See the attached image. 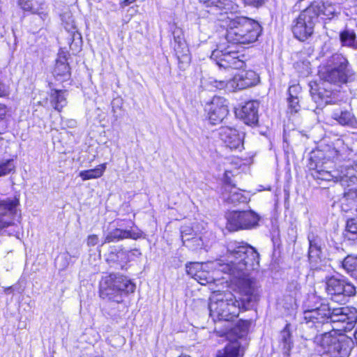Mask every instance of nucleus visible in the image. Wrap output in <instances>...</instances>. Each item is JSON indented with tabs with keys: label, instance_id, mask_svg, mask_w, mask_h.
Returning a JSON list of instances; mask_svg holds the SVG:
<instances>
[{
	"label": "nucleus",
	"instance_id": "37998d69",
	"mask_svg": "<svg viewBox=\"0 0 357 357\" xmlns=\"http://www.w3.org/2000/svg\"><path fill=\"white\" fill-rule=\"evenodd\" d=\"M8 119H0V135L4 134L8 129Z\"/></svg>",
	"mask_w": 357,
	"mask_h": 357
},
{
	"label": "nucleus",
	"instance_id": "4be33fe9",
	"mask_svg": "<svg viewBox=\"0 0 357 357\" xmlns=\"http://www.w3.org/2000/svg\"><path fill=\"white\" fill-rule=\"evenodd\" d=\"M18 3L23 10L38 15L43 21L48 17L47 7L44 2L37 0H19Z\"/></svg>",
	"mask_w": 357,
	"mask_h": 357
},
{
	"label": "nucleus",
	"instance_id": "a18cd8bd",
	"mask_svg": "<svg viewBox=\"0 0 357 357\" xmlns=\"http://www.w3.org/2000/svg\"><path fill=\"white\" fill-rule=\"evenodd\" d=\"M185 231L186 233H190V235H188V237H192L195 234L193 233L192 229L190 228V227H182L181 230V239L182 240H183V231Z\"/></svg>",
	"mask_w": 357,
	"mask_h": 357
},
{
	"label": "nucleus",
	"instance_id": "b1692460",
	"mask_svg": "<svg viewBox=\"0 0 357 357\" xmlns=\"http://www.w3.org/2000/svg\"><path fill=\"white\" fill-rule=\"evenodd\" d=\"M181 33L180 30L174 31V50L179 62L188 63L190 61L189 49L185 40L181 37Z\"/></svg>",
	"mask_w": 357,
	"mask_h": 357
},
{
	"label": "nucleus",
	"instance_id": "f704fd0d",
	"mask_svg": "<svg viewBox=\"0 0 357 357\" xmlns=\"http://www.w3.org/2000/svg\"><path fill=\"white\" fill-rule=\"evenodd\" d=\"M61 17L65 29L67 31L72 33V36L73 37H75L76 34L80 36L77 33V27L72 14L70 13H64Z\"/></svg>",
	"mask_w": 357,
	"mask_h": 357
},
{
	"label": "nucleus",
	"instance_id": "de8ad7c7",
	"mask_svg": "<svg viewBox=\"0 0 357 357\" xmlns=\"http://www.w3.org/2000/svg\"><path fill=\"white\" fill-rule=\"evenodd\" d=\"M136 0H123L121 3L122 4V6H128L129 4L133 3L134 1H135Z\"/></svg>",
	"mask_w": 357,
	"mask_h": 357
},
{
	"label": "nucleus",
	"instance_id": "5701e85b",
	"mask_svg": "<svg viewBox=\"0 0 357 357\" xmlns=\"http://www.w3.org/2000/svg\"><path fill=\"white\" fill-rule=\"evenodd\" d=\"M259 103L256 100L245 102L242 107L240 115L244 123L248 125H255L258 122V109Z\"/></svg>",
	"mask_w": 357,
	"mask_h": 357
},
{
	"label": "nucleus",
	"instance_id": "ddd939ff",
	"mask_svg": "<svg viewBox=\"0 0 357 357\" xmlns=\"http://www.w3.org/2000/svg\"><path fill=\"white\" fill-rule=\"evenodd\" d=\"M326 289L333 301L340 303H345L348 297L356 294V288L353 284L335 277L327 280Z\"/></svg>",
	"mask_w": 357,
	"mask_h": 357
},
{
	"label": "nucleus",
	"instance_id": "f8f14e48",
	"mask_svg": "<svg viewBox=\"0 0 357 357\" xmlns=\"http://www.w3.org/2000/svg\"><path fill=\"white\" fill-rule=\"evenodd\" d=\"M114 224L115 227L107 232L102 244L117 242L125 238L136 240L142 236L141 230L137 228H132L134 222L131 220H118Z\"/></svg>",
	"mask_w": 357,
	"mask_h": 357
},
{
	"label": "nucleus",
	"instance_id": "20e7f679",
	"mask_svg": "<svg viewBox=\"0 0 357 357\" xmlns=\"http://www.w3.org/2000/svg\"><path fill=\"white\" fill-rule=\"evenodd\" d=\"M319 75L324 82L341 85L352 81L355 73L344 56L335 54L319 67Z\"/></svg>",
	"mask_w": 357,
	"mask_h": 357
},
{
	"label": "nucleus",
	"instance_id": "dca6fc26",
	"mask_svg": "<svg viewBox=\"0 0 357 357\" xmlns=\"http://www.w3.org/2000/svg\"><path fill=\"white\" fill-rule=\"evenodd\" d=\"M330 307L328 304L322 303L318 307L304 311L303 319L309 327L319 328L321 326L328 325Z\"/></svg>",
	"mask_w": 357,
	"mask_h": 357
},
{
	"label": "nucleus",
	"instance_id": "9b49d317",
	"mask_svg": "<svg viewBox=\"0 0 357 357\" xmlns=\"http://www.w3.org/2000/svg\"><path fill=\"white\" fill-rule=\"evenodd\" d=\"M226 228L229 231L251 229L258 225L259 216L253 211H234L227 214Z\"/></svg>",
	"mask_w": 357,
	"mask_h": 357
},
{
	"label": "nucleus",
	"instance_id": "a211bd4d",
	"mask_svg": "<svg viewBox=\"0 0 357 357\" xmlns=\"http://www.w3.org/2000/svg\"><path fill=\"white\" fill-rule=\"evenodd\" d=\"M206 110L211 123L218 124L222 122L229 113L227 101L222 97L215 96L208 105Z\"/></svg>",
	"mask_w": 357,
	"mask_h": 357
},
{
	"label": "nucleus",
	"instance_id": "58836bf2",
	"mask_svg": "<svg viewBox=\"0 0 357 357\" xmlns=\"http://www.w3.org/2000/svg\"><path fill=\"white\" fill-rule=\"evenodd\" d=\"M15 169V165L13 159H6L0 161V176L10 174Z\"/></svg>",
	"mask_w": 357,
	"mask_h": 357
},
{
	"label": "nucleus",
	"instance_id": "9d476101",
	"mask_svg": "<svg viewBox=\"0 0 357 357\" xmlns=\"http://www.w3.org/2000/svg\"><path fill=\"white\" fill-rule=\"evenodd\" d=\"M227 249L228 250V245L227 246ZM228 255L229 252L227 250L225 259L227 263L223 264H220V260L206 264H200L198 262L190 263L189 264L186 265V272L188 275L191 276L202 285H206L207 284L213 283L217 280L214 278V276L211 275L207 269L215 268L217 270V271H221L229 275L228 272L223 271L222 270H221L222 266L228 263Z\"/></svg>",
	"mask_w": 357,
	"mask_h": 357
},
{
	"label": "nucleus",
	"instance_id": "6e6552de",
	"mask_svg": "<svg viewBox=\"0 0 357 357\" xmlns=\"http://www.w3.org/2000/svg\"><path fill=\"white\" fill-rule=\"evenodd\" d=\"M250 322L247 320H241L228 334L229 342L225 346L220 357H243L246 337L248 333Z\"/></svg>",
	"mask_w": 357,
	"mask_h": 357
},
{
	"label": "nucleus",
	"instance_id": "49530a36",
	"mask_svg": "<svg viewBox=\"0 0 357 357\" xmlns=\"http://www.w3.org/2000/svg\"><path fill=\"white\" fill-rule=\"evenodd\" d=\"M344 196L347 197V199H353L357 197V189L354 190V192H345Z\"/></svg>",
	"mask_w": 357,
	"mask_h": 357
},
{
	"label": "nucleus",
	"instance_id": "e433bc0d",
	"mask_svg": "<svg viewBox=\"0 0 357 357\" xmlns=\"http://www.w3.org/2000/svg\"><path fill=\"white\" fill-rule=\"evenodd\" d=\"M69 66L66 61L57 60L54 69V75L56 77H68L69 75Z\"/></svg>",
	"mask_w": 357,
	"mask_h": 357
},
{
	"label": "nucleus",
	"instance_id": "72a5a7b5",
	"mask_svg": "<svg viewBox=\"0 0 357 357\" xmlns=\"http://www.w3.org/2000/svg\"><path fill=\"white\" fill-rule=\"evenodd\" d=\"M343 268L355 279L357 278V257L349 255L342 262Z\"/></svg>",
	"mask_w": 357,
	"mask_h": 357
},
{
	"label": "nucleus",
	"instance_id": "aec40b11",
	"mask_svg": "<svg viewBox=\"0 0 357 357\" xmlns=\"http://www.w3.org/2000/svg\"><path fill=\"white\" fill-rule=\"evenodd\" d=\"M220 139L230 149L241 151L243 148V135L231 127H222L219 130Z\"/></svg>",
	"mask_w": 357,
	"mask_h": 357
},
{
	"label": "nucleus",
	"instance_id": "6ab92c4d",
	"mask_svg": "<svg viewBox=\"0 0 357 357\" xmlns=\"http://www.w3.org/2000/svg\"><path fill=\"white\" fill-rule=\"evenodd\" d=\"M310 95L317 107L321 108L333 102L335 93L331 89H327L325 84H310Z\"/></svg>",
	"mask_w": 357,
	"mask_h": 357
},
{
	"label": "nucleus",
	"instance_id": "2f4dec72",
	"mask_svg": "<svg viewBox=\"0 0 357 357\" xmlns=\"http://www.w3.org/2000/svg\"><path fill=\"white\" fill-rule=\"evenodd\" d=\"M340 38L344 46L357 48V39L354 31L345 29L340 33Z\"/></svg>",
	"mask_w": 357,
	"mask_h": 357
},
{
	"label": "nucleus",
	"instance_id": "8fccbe9b",
	"mask_svg": "<svg viewBox=\"0 0 357 357\" xmlns=\"http://www.w3.org/2000/svg\"><path fill=\"white\" fill-rule=\"evenodd\" d=\"M179 357H190L189 356H179Z\"/></svg>",
	"mask_w": 357,
	"mask_h": 357
},
{
	"label": "nucleus",
	"instance_id": "f257e3e1",
	"mask_svg": "<svg viewBox=\"0 0 357 357\" xmlns=\"http://www.w3.org/2000/svg\"><path fill=\"white\" fill-rule=\"evenodd\" d=\"M228 263L221 270L229 273L240 297L237 299L229 291H214L208 304L209 314L214 322L234 319L241 310L252 307L260 297L259 284L250 275V272L259 266V253L248 243L235 241L228 243Z\"/></svg>",
	"mask_w": 357,
	"mask_h": 357
},
{
	"label": "nucleus",
	"instance_id": "bb28decb",
	"mask_svg": "<svg viewBox=\"0 0 357 357\" xmlns=\"http://www.w3.org/2000/svg\"><path fill=\"white\" fill-rule=\"evenodd\" d=\"M289 326L290 324H287L284 329L280 332L279 336V348L286 357L290 356L291 350L294 347Z\"/></svg>",
	"mask_w": 357,
	"mask_h": 357
},
{
	"label": "nucleus",
	"instance_id": "a878e982",
	"mask_svg": "<svg viewBox=\"0 0 357 357\" xmlns=\"http://www.w3.org/2000/svg\"><path fill=\"white\" fill-rule=\"evenodd\" d=\"M67 91L52 89L49 92V101L55 110L61 112L67 105Z\"/></svg>",
	"mask_w": 357,
	"mask_h": 357
},
{
	"label": "nucleus",
	"instance_id": "cd10ccee",
	"mask_svg": "<svg viewBox=\"0 0 357 357\" xmlns=\"http://www.w3.org/2000/svg\"><path fill=\"white\" fill-rule=\"evenodd\" d=\"M190 234L185 231H183V243L185 246L193 250L206 249L208 247V243L205 240L206 234L200 236L195 234L193 236L188 237Z\"/></svg>",
	"mask_w": 357,
	"mask_h": 357
},
{
	"label": "nucleus",
	"instance_id": "39448f33",
	"mask_svg": "<svg viewBox=\"0 0 357 357\" xmlns=\"http://www.w3.org/2000/svg\"><path fill=\"white\" fill-rule=\"evenodd\" d=\"M311 175L316 180L340 182L347 192H354L357 189V161L351 167L342 169L339 173L337 171L330 170V167L323 163H310Z\"/></svg>",
	"mask_w": 357,
	"mask_h": 357
},
{
	"label": "nucleus",
	"instance_id": "09e8293b",
	"mask_svg": "<svg viewBox=\"0 0 357 357\" xmlns=\"http://www.w3.org/2000/svg\"><path fill=\"white\" fill-rule=\"evenodd\" d=\"M12 289H13V287H8V288H6L5 289V292L8 293V292L10 291Z\"/></svg>",
	"mask_w": 357,
	"mask_h": 357
},
{
	"label": "nucleus",
	"instance_id": "473e14b6",
	"mask_svg": "<svg viewBox=\"0 0 357 357\" xmlns=\"http://www.w3.org/2000/svg\"><path fill=\"white\" fill-rule=\"evenodd\" d=\"M202 84L206 89L209 91L216 89H225L227 91V82L225 80H217L213 77H209L208 79H203Z\"/></svg>",
	"mask_w": 357,
	"mask_h": 357
},
{
	"label": "nucleus",
	"instance_id": "412c9836",
	"mask_svg": "<svg viewBox=\"0 0 357 357\" xmlns=\"http://www.w3.org/2000/svg\"><path fill=\"white\" fill-rule=\"evenodd\" d=\"M199 1L209 8L207 12L214 15L217 20L222 14L236 8V5L229 0H199Z\"/></svg>",
	"mask_w": 357,
	"mask_h": 357
},
{
	"label": "nucleus",
	"instance_id": "3c124183",
	"mask_svg": "<svg viewBox=\"0 0 357 357\" xmlns=\"http://www.w3.org/2000/svg\"><path fill=\"white\" fill-rule=\"evenodd\" d=\"M356 279L357 280V278Z\"/></svg>",
	"mask_w": 357,
	"mask_h": 357
},
{
	"label": "nucleus",
	"instance_id": "ea45409f",
	"mask_svg": "<svg viewBox=\"0 0 357 357\" xmlns=\"http://www.w3.org/2000/svg\"><path fill=\"white\" fill-rule=\"evenodd\" d=\"M99 238L97 235L92 234L89 235L87 238L86 244L88 246H95L98 243Z\"/></svg>",
	"mask_w": 357,
	"mask_h": 357
},
{
	"label": "nucleus",
	"instance_id": "f03ea898",
	"mask_svg": "<svg viewBox=\"0 0 357 357\" xmlns=\"http://www.w3.org/2000/svg\"><path fill=\"white\" fill-rule=\"evenodd\" d=\"M328 319L334 324V329L328 333L317 335L314 342L320 354L331 357H348L353 345L351 338L337 331L351 330L357 321V310L354 307H330Z\"/></svg>",
	"mask_w": 357,
	"mask_h": 357
},
{
	"label": "nucleus",
	"instance_id": "c03bdc74",
	"mask_svg": "<svg viewBox=\"0 0 357 357\" xmlns=\"http://www.w3.org/2000/svg\"><path fill=\"white\" fill-rule=\"evenodd\" d=\"M8 111L9 109L6 105L0 104V119H8Z\"/></svg>",
	"mask_w": 357,
	"mask_h": 357
},
{
	"label": "nucleus",
	"instance_id": "c756f323",
	"mask_svg": "<svg viewBox=\"0 0 357 357\" xmlns=\"http://www.w3.org/2000/svg\"><path fill=\"white\" fill-rule=\"evenodd\" d=\"M300 89L298 85H292L289 88L288 108L291 113H296L301 109L298 97Z\"/></svg>",
	"mask_w": 357,
	"mask_h": 357
},
{
	"label": "nucleus",
	"instance_id": "1a4fd4ad",
	"mask_svg": "<svg viewBox=\"0 0 357 357\" xmlns=\"http://www.w3.org/2000/svg\"><path fill=\"white\" fill-rule=\"evenodd\" d=\"M211 59L220 68L241 69L245 66V56L234 50L231 46L223 47L220 45L212 52Z\"/></svg>",
	"mask_w": 357,
	"mask_h": 357
},
{
	"label": "nucleus",
	"instance_id": "393cba45",
	"mask_svg": "<svg viewBox=\"0 0 357 357\" xmlns=\"http://www.w3.org/2000/svg\"><path fill=\"white\" fill-rule=\"evenodd\" d=\"M107 261L116 268L123 269L129 261V253L119 248H112L107 255Z\"/></svg>",
	"mask_w": 357,
	"mask_h": 357
},
{
	"label": "nucleus",
	"instance_id": "c9c22d12",
	"mask_svg": "<svg viewBox=\"0 0 357 357\" xmlns=\"http://www.w3.org/2000/svg\"><path fill=\"white\" fill-rule=\"evenodd\" d=\"M346 236L350 240L357 239V217L349 219L346 225Z\"/></svg>",
	"mask_w": 357,
	"mask_h": 357
},
{
	"label": "nucleus",
	"instance_id": "c85d7f7f",
	"mask_svg": "<svg viewBox=\"0 0 357 357\" xmlns=\"http://www.w3.org/2000/svg\"><path fill=\"white\" fill-rule=\"evenodd\" d=\"M223 196L226 201L231 204H237L245 202V197L240 192L239 189L235 187H231L229 185L225 186Z\"/></svg>",
	"mask_w": 357,
	"mask_h": 357
},
{
	"label": "nucleus",
	"instance_id": "423d86ee",
	"mask_svg": "<svg viewBox=\"0 0 357 357\" xmlns=\"http://www.w3.org/2000/svg\"><path fill=\"white\" fill-rule=\"evenodd\" d=\"M135 289V284L123 275L110 274L100 282V297L118 303L123 301V296L134 292Z\"/></svg>",
	"mask_w": 357,
	"mask_h": 357
},
{
	"label": "nucleus",
	"instance_id": "0eeeda50",
	"mask_svg": "<svg viewBox=\"0 0 357 357\" xmlns=\"http://www.w3.org/2000/svg\"><path fill=\"white\" fill-rule=\"evenodd\" d=\"M320 11L318 5L311 4L299 14L292 25V32L295 38L305 41L312 35Z\"/></svg>",
	"mask_w": 357,
	"mask_h": 357
},
{
	"label": "nucleus",
	"instance_id": "4468645a",
	"mask_svg": "<svg viewBox=\"0 0 357 357\" xmlns=\"http://www.w3.org/2000/svg\"><path fill=\"white\" fill-rule=\"evenodd\" d=\"M258 75L253 70H242L227 80V91L234 92L243 90L257 84L259 82Z\"/></svg>",
	"mask_w": 357,
	"mask_h": 357
},
{
	"label": "nucleus",
	"instance_id": "7ed1b4c3",
	"mask_svg": "<svg viewBox=\"0 0 357 357\" xmlns=\"http://www.w3.org/2000/svg\"><path fill=\"white\" fill-rule=\"evenodd\" d=\"M238 9L230 10L222 14L218 21L220 26L226 29L225 38L234 44H249L255 42L261 33L259 24L248 17L235 14Z\"/></svg>",
	"mask_w": 357,
	"mask_h": 357
},
{
	"label": "nucleus",
	"instance_id": "f3484780",
	"mask_svg": "<svg viewBox=\"0 0 357 357\" xmlns=\"http://www.w3.org/2000/svg\"><path fill=\"white\" fill-rule=\"evenodd\" d=\"M18 205L19 199L16 197L0 200V233L4 228L13 225Z\"/></svg>",
	"mask_w": 357,
	"mask_h": 357
},
{
	"label": "nucleus",
	"instance_id": "4c0bfd02",
	"mask_svg": "<svg viewBox=\"0 0 357 357\" xmlns=\"http://www.w3.org/2000/svg\"><path fill=\"white\" fill-rule=\"evenodd\" d=\"M309 240V252L308 256L310 260H313L319 258L321 254V248L320 245L317 243L316 239H310Z\"/></svg>",
	"mask_w": 357,
	"mask_h": 357
},
{
	"label": "nucleus",
	"instance_id": "2eb2a0df",
	"mask_svg": "<svg viewBox=\"0 0 357 357\" xmlns=\"http://www.w3.org/2000/svg\"><path fill=\"white\" fill-rule=\"evenodd\" d=\"M326 121L331 124L335 123L349 128H357V120L354 114L340 106H335L328 109Z\"/></svg>",
	"mask_w": 357,
	"mask_h": 357
},
{
	"label": "nucleus",
	"instance_id": "a19ab883",
	"mask_svg": "<svg viewBox=\"0 0 357 357\" xmlns=\"http://www.w3.org/2000/svg\"><path fill=\"white\" fill-rule=\"evenodd\" d=\"M9 93V87L6 84L0 81V97H4Z\"/></svg>",
	"mask_w": 357,
	"mask_h": 357
},
{
	"label": "nucleus",
	"instance_id": "79ce46f5",
	"mask_svg": "<svg viewBox=\"0 0 357 357\" xmlns=\"http://www.w3.org/2000/svg\"><path fill=\"white\" fill-rule=\"evenodd\" d=\"M266 1V0H244V2L247 5L259 7L264 4Z\"/></svg>",
	"mask_w": 357,
	"mask_h": 357
},
{
	"label": "nucleus",
	"instance_id": "7c9ffc66",
	"mask_svg": "<svg viewBox=\"0 0 357 357\" xmlns=\"http://www.w3.org/2000/svg\"><path fill=\"white\" fill-rule=\"evenodd\" d=\"M106 167L107 163H103L98 165L94 169L81 171L79 173V176L81 177L83 181L98 178L103 175Z\"/></svg>",
	"mask_w": 357,
	"mask_h": 357
}]
</instances>
